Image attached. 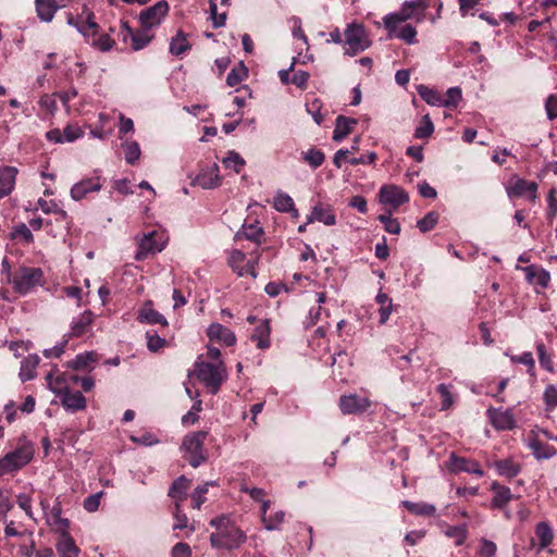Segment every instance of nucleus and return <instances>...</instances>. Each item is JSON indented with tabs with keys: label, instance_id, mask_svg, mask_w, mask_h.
<instances>
[{
	"label": "nucleus",
	"instance_id": "1",
	"mask_svg": "<svg viewBox=\"0 0 557 557\" xmlns=\"http://www.w3.org/2000/svg\"><path fill=\"white\" fill-rule=\"evenodd\" d=\"M210 525L215 528V532L210 535L212 547L235 549L246 541L245 533L224 516L212 519Z\"/></svg>",
	"mask_w": 557,
	"mask_h": 557
},
{
	"label": "nucleus",
	"instance_id": "2",
	"mask_svg": "<svg viewBox=\"0 0 557 557\" xmlns=\"http://www.w3.org/2000/svg\"><path fill=\"white\" fill-rule=\"evenodd\" d=\"M429 8V0L406 1L399 11L389 13L383 17V24L388 30V38H393L399 24L410 18L421 22L424 17V11Z\"/></svg>",
	"mask_w": 557,
	"mask_h": 557
},
{
	"label": "nucleus",
	"instance_id": "3",
	"mask_svg": "<svg viewBox=\"0 0 557 557\" xmlns=\"http://www.w3.org/2000/svg\"><path fill=\"white\" fill-rule=\"evenodd\" d=\"M207 437V432L198 431L188 434L184 437L182 444V450L184 451V458L194 468L199 467L205 460L203 454V442Z\"/></svg>",
	"mask_w": 557,
	"mask_h": 557
},
{
	"label": "nucleus",
	"instance_id": "4",
	"mask_svg": "<svg viewBox=\"0 0 557 557\" xmlns=\"http://www.w3.org/2000/svg\"><path fill=\"white\" fill-rule=\"evenodd\" d=\"M13 285L15 292L20 294H27L34 287L41 286L44 284V273L39 268H20L12 281H10Z\"/></svg>",
	"mask_w": 557,
	"mask_h": 557
},
{
	"label": "nucleus",
	"instance_id": "5",
	"mask_svg": "<svg viewBox=\"0 0 557 557\" xmlns=\"http://www.w3.org/2000/svg\"><path fill=\"white\" fill-rule=\"evenodd\" d=\"M34 450L32 446L24 445L10 451L0 459V476L16 471L26 466L33 458Z\"/></svg>",
	"mask_w": 557,
	"mask_h": 557
},
{
	"label": "nucleus",
	"instance_id": "6",
	"mask_svg": "<svg viewBox=\"0 0 557 557\" xmlns=\"http://www.w3.org/2000/svg\"><path fill=\"white\" fill-rule=\"evenodd\" d=\"M196 371L198 379L206 384V386L212 388V393L215 394L225 379L223 363L219 360L218 364L209 362H197Z\"/></svg>",
	"mask_w": 557,
	"mask_h": 557
},
{
	"label": "nucleus",
	"instance_id": "7",
	"mask_svg": "<svg viewBox=\"0 0 557 557\" xmlns=\"http://www.w3.org/2000/svg\"><path fill=\"white\" fill-rule=\"evenodd\" d=\"M346 53L355 55L364 51L370 46L367 32L361 24L351 23L345 29Z\"/></svg>",
	"mask_w": 557,
	"mask_h": 557
},
{
	"label": "nucleus",
	"instance_id": "8",
	"mask_svg": "<svg viewBox=\"0 0 557 557\" xmlns=\"http://www.w3.org/2000/svg\"><path fill=\"white\" fill-rule=\"evenodd\" d=\"M170 10L169 3L165 0H160L150 8L143 10L138 15L139 26L153 29L159 26Z\"/></svg>",
	"mask_w": 557,
	"mask_h": 557
},
{
	"label": "nucleus",
	"instance_id": "9",
	"mask_svg": "<svg viewBox=\"0 0 557 557\" xmlns=\"http://www.w3.org/2000/svg\"><path fill=\"white\" fill-rule=\"evenodd\" d=\"M379 196L381 203L388 205L394 209H397L409 200L408 194L396 185L382 186Z\"/></svg>",
	"mask_w": 557,
	"mask_h": 557
},
{
	"label": "nucleus",
	"instance_id": "10",
	"mask_svg": "<svg viewBox=\"0 0 557 557\" xmlns=\"http://www.w3.org/2000/svg\"><path fill=\"white\" fill-rule=\"evenodd\" d=\"M371 405L367 397L357 394L343 395L339 398V408L344 414H358L364 412Z\"/></svg>",
	"mask_w": 557,
	"mask_h": 557
},
{
	"label": "nucleus",
	"instance_id": "11",
	"mask_svg": "<svg viewBox=\"0 0 557 557\" xmlns=\"http://www.w3.org/2000/svg\"><path fill=\"white\" fill-rule=\"evenodd\" d=\"M123 29L126 32V36L131 37L132 48L138 51L148 46L153 39L154 35L151 28L139 26L137 30H134L127 22L122 23Z\"/></svg>",
	"mask_w": 557,
	"mask_h": 557
},
{
	"label": "nucleus",
	"instance_id": "12",
	"mask_svg": "<svg viewBox=\"0 0 557 557\" xmlns=\"http://www.w3.org/2000/svg\"><path fill=\"white\" fill-rule=\"evenodd\" d=\"M448 469L455 473L467 472L480 478L484 475V471L475 460L459 457L455 453L450 454Z\"/></svg>",
	"mask_w": 557,
	"mask_h": 557
},
{
	"label": "nucleus",
	"instance_id": "13",
	"mask_svg": "<svg viewBox=\"0 0 557 557\" xmlns=\"http://www.w3.org/2000/svg\"><path fill=\"white\" fill-rule=\"evenodd\" d=\"M156 236L157 232L152 231L148 234H144L141 238L138 239V249L135 253V260L143 261L149 255L160 252L163 249V245L157 243Z\"/></svg>",
	"mask_w": 557,
	"mask_h": 557
},
{
	"label": "nucleus",
	"instance_id": "14",
	"mask_svg": "<svg viewBox=\"0 0 557 557\" xmlns=\"http://www.w3.org/2000/svg\"><path fill=\"white\" fill-rule=\"evenodd\" d=\"M195 184L205 188L211 189L221 185V177L219 175V166L216 163L202 169L195 178Z\"/></svg>",
	"mask_w": 557,
	"mask_h": 557
},
{
	"label": "nucleus",
	"instance_id": "15",
	"mask_svg": "<svg viewBox=\"0 0 557 557\" xmlns=\"http://www.w3.org/2000/svg\"><path fill=\"white\" fill-rule=\"evenodd\" d=\"M94 322V314L91 311L86 310L79 317L74 319L71 323V331L65 335V338L81 337L89 332Z\"/></svg>",
	"mask_w": 557,
	"mask_h": 557
},
{
	"label": "nucleus",
	"instance_id": "16",
	"mask_svg": "<svg viewBox=\"0 0 557 557\" xmlns=\"http://www.w3.org/2000/svg\"><path fill=\"white\" fill-rule=\"evenodd\" d=\"M521 270L525 273V278L530 284L541 288H546L548 286L550 282V274L545 269L531 264L521 268Z\"/></svg>",
	"mask_w": 557,
	"mask_h": 557
},
{
	"label": "nucleus",
	"instance_id": "17",
	"mask_svg": "<svg viewBox=\"0 0 557 557\" xmlns=\"http://www.w3.org/2000/svg\"><path fill=\"white\" fill-rule=\"evenodd\" d=\"M487 417L497 430H511L515 426V419L509 410L490 408Z\"/></svg>",
	"mask_w": 557,
	"mask_h": 557
},
{
	"label": "nucleus",
	"instance_id": "18",
	"mask_svg": "<svg viewBox=\"0 0 557 557\" xmlns=\"http://www.w3.org/2000/svg\"><path fill=\"white\" fill-rule=\"evenodd\" d=\"M102 188L99 178H86L76 184L71 188V197L75 201L82 200L90 191H99Z\"/></svg>",
	"mask_w": 557,
	"mask_h": 557
},
{
	"label": "nucleus",
	"instance_id": "19",
	"mask_svg": "<svg viewBox=\"0 0 557 557\" xmlns=\"http://www.w3.org/2000/svg\"><path fill=\"white\" fill-rule=\"evenodd\" d=\"M59 398L62 406L69 411L75 412L86 408V398L79 391L72 392L69 387Z\"/></svg>",
	"mask_w": 557,
	"mask_h": 557
},
{
	"label": "nucleus",
	"instance_id": "20",
	"mask_svg": "<svg viewBox=\"0 0 557 557\" xmlns=\"http://www.w3.org/2000/svg\"><path fill=\"white\" fill-rule=\"evenodd\" d=\"M321 222L324 225L332 226L336 224V216L333 213V210L329 206H323L322 203L315 205L310 214L307 218V223L312 222Z\"/></svg>",
	"mask_w": 557,
	"mask_h": 557
},
{
	"label": "nucleus",
	"instance_id": "21",
	"mask_svg": "<svg viewBox=\"0 0 557 557\" xmlns=\"http://www.w3.org/2000/svg\"><path fill=\"white\" fill-rule=\"evenodd\" d=\"M137 320L146 324H161L168 325V321L160 312L153 309L151 301H146L138 311Z\"/></svg>",
	"mask_w": 557,
	"mask_h": 557
},
{
	"label": "nucleus",
	"instance_id": "22",
	"mask_svg": "<svg viewBox=\"0 0 557 557\" xmlns=\"http://www.w3.org/2000/svg\"><path fill=\"white\" fill-rule=\"evenodd\" d=\"M17 169L14 166L0 168V198H3L12 193L15 185V177Z\"/></svg>",
	"mask_w": 557,
	"mask_h": 557
},
{
	"label": "nucleus",
	"instance_id": "23",
	"mask_svg": "<svg viewBox=\"0 0 557 557\" xmlns=\"http://www.w3.org/2000/svg\"><path fill=\"white\" fill-rule=\"evenodd\" d=\"M210 339H218L223 342L226 346H232L236 342L235 334L228 330L227 327L223 326L220 323H212L208 327L207 332Z\"/></svg>",
	"mask_w": 557,
	"mask_h": 557
},
{
	"label": "nucleus",
	"instance_id": "24",
	"mask_svg": "<svg viewBox=\"0 0 557 557\" xmlns=\"http://www.w3.org/2000/svg\"><path fill=\"white\" fill-rule=\"evenodd\" d=\"M491 490L494 492L492 499L494 508L503 509L513 498L510 488L497 482L492 483Z\"/></svg>",
	"mask_w": 557,
	"mask_h": 557
},
{
	"label": "nucleus",
	"instance_id": "25",
	"mask_svg": "<svg viewBox=\"0 0 557 557\" xmlns=\"http://www.w3.org/2000/svg\"><path fill=\"white\" fill-rule=\"evenodd\" d=\"M36 12L42 22H51L60 8L55 0H36Z\"/></svg>",
	"mask_w": 557,
	"mask_h": 557
},
{
	"label": "nucleus",
	"instance_id": "26",
	"mask_svg": "<svg viewBox=\"0 0 557 557\" xmlns=\"http://www.w3.org/2000/svg\"><path fill=\"white\" fill-rule=\"evenodd\" d=\"M57 550L60 557L78 556V547L76 546L74 540L69 535V533H63L60 535L57 544Z\"/></svg>",
	"mask_w": 557,
	"mask_h": 557
},
{
	"label": "nucleus",
	"instance_id": "27",
	"mask_svg": "<svg viewBox=\"0 0 557 557\" xmlns=\"http://www.w3.org/2000/svg\"><path fill=\"white\" fill-rule=\"evenodd\" d=\"M356 124L357 120L355 119L343 115L337 116L335 129L333 132V140L342 141L351 132L352 126Z\"/></svg>",
	"mask_w": 557,
	"mask_h": 557
},
{
	"label": "nucleus",
	"instance_id": "28",
	"mask_svg": "<svg viewBox=\"0 0 557 557\" xmlns=\"http://www.w3.org/2000/svg\"><path fill=\"white\" fill-rule=\"evenodd\" d=\"M528 446L532 450L534 457L539 460L549 459L556 455V449L553 446L543 443L537 438L530 440Z\"/></svg>",
	"mask_w": 557,
	"mask_h": 557
},
{
	"label": "nucleus",
	"instance_id": "29",
	"mask_svg": "<svg viewBox=\"0 0 557 557\" xmlns=\"http://www.w3.org/2000/svg\"><path fill=\"white\" fill-rule=\"evenodd\" d=\"M39 357L37 355L27 356L21 364L20 377L23 382L33 380L36 375V368L39 364Z\"/></svg>",
	"mask_w": 557,
	"mask_h": 557
},
{
	"label": "nucleus",
	"instance_id": "30",
	"mask_svg": "<svg viewBox=\"0 0 557 557\" xmlns=\"http://www.w3.org/2000/svg\"><path fill=\"white\" fill-rule=\"evenodd\" d=\"M537 184L525 180H518L508 190L509 196L521 197L525 193L531 194L532 200L536 198Z\"/></svg>",
	"mask_w": 557,
	"mask_h": 557
},
{
	"label": "nucleus",
	"instance_id": "31",
	"mask_svg": "<svg viewBox=\"0 0 557 557\" xmlns=\"http://www.w3.org/2000/svg\"><path fill=\"white\" fill-rule=\"evenodd\" d=\"M494 467L496 468L497 473L500 476H504L507 479L515 478L516 475H518V473L521 470L520 465L513 462L511 459L497 460L494 462Z\"/></svg>",
	"mask_w": 557,
	"mask_h": 557
},
{
	"label": "nucleus",
	"instance_id": "32",
	"mask_svg": "<svg viewBox=\"0 0 557 557\" xmlns=\"http://www.w3.org/2000/svg\"><path fill=\"white\" fill-rule=\"evenodd\" d=\"M190 481L185 476L176 479L169 490V496L176 502L182 503L185 499V493L189 488Z\"/></svg>",
	"mask_w": 557,
	"mask_h": 557
},
{
	"label": "nucleus",
	"instance_id": "33",
	"mask_svg": "<svg viewBox=\"0 0 557 557\" xmlns=\"http://www.w3.org/2000/svg\"><path fill=\"white\" fill-rule=\"evenodd\" d=\"M535 534L540 540L539 552L546 548L554 540L553 529L545 521H542L536 524Z\"/></svg>",
	"mask_w": 557,
	"mask_h": 557
},
{
	"label": "nucleus",
	"instance_id": "34",
	"mask_svg": "<svg viewBox=\"0 0 557 557\" xmlns=\"http://www.w3.org/2000/svg\"><path fill=\"white\" fill-rule=\"evenodd\" d=\"M273 205L280 212H293L295 216L298 215L293 198L283 191L275 195Z\"/></svg>",
	"mask_w": 557,
	"mask_h": 557
},
{
	"label": "nucleus",
	"instance_id": "35",
	"mask_svg": "<svg viewBox=\"0 0 557 557\" xmlns=\"http://www.w3.org/2000/svg\"><path fill=\"white\" fill-rule=\"evenodd\" d=\"M403 505L408 509V511L417 516L432 517L436 512L435 506L426 503H412L409 500H404Z\"/></svg>",
	"mask_w": 557,
	"mask_h": 557
},
{
	"label": "nucleus",
	"instance_id": "36",
	"mask_svg": "<svg viewBox=\"0 0 557 557\" xmlns=\"http://www.w3.org/2000/svg\"><path fill=\"white\" fill-rule=\"evenodd\" d=\"M270 336V326L267 320L262 321L259 326L256 327L255 333L252 334V341L257 342L258 348L264 349L270 345L269 341Z\"/></svg>",
	"mask_w": 557,
	"mask_h": 557
},
{
	"label": "nucleus",
	"instance_id": "37",
	"mask_svg": "<svg viewBox=\"0 0 557 557\" xmlns=\"http://www.w3.org/2000/svg\"><path fill=\"white\" fill-rule=\"evenodd\" d=\"M46 380L49 389L58 397H60L65 392V389L69 388V382L65 374L58 375L55 379H53L52 373H48Z\"/></svg>",
	"mask_w": 557,
	"mask_h": 557
},
{
	"label": "nucleus",
	"instance_id": "38",
	"mask_svg": "<svg viewBox=\"0 0 557 557\" xmlns=\"http://www.w3.org/2000/svg\"><path fill=\"white\" fill-rule=\"evenodd\" d=\"M98 360V356L95 351H88L85 354H79L69 362V367L74 370H83L87 368L90 363H94Z\"/></svg>",
	"mask_w": 557,
	"mask_h": 557
},
{
	"label": "nucleus",
	"instance_id": "39",
	"mask_svg": "<svg viewBox=\"0 0 557 557\" xmlns=\"http://www.w3.org/2000/svg\"><path fill=\"white\" fill-rule=\"evenodd\" d=\"M189 49L190 44L188 42L183 32H178L170 42V52L174 55H181Z\"/></svg>",
	"mask_w": 557,
	"mask_h": 557
},
{
	"label": "nucleus",
	"instance_id": "40",
	"mask_svg": "<svg viewBox=\"0 0 557 557\" xmlns=\"http://www.w3.org/2000/svg\"><path fill=\"white\" fill-rule=\"evenodd\" d=\"M419 96L430 106L442 107V96L434 89L425 85H420L417 88Z\"/></svg>",
	"mask_w": 557,
	"mask_h": 557
},
{
	"label": "nucleus",
	"instance_id": "41",
	"mask_svg": "<svg viewBox=\"0 0 557 557\" xmlns=\"http://www.w3.org/2000/svg\"><path fill=\"white\" fill-rule=\"evenodd\" d=\"M393 37H397L408 45H413L417 42V30L412 25L406 24L401 28H397Z\"/></svg>",
	"mask_w": 557,
	"mask_h": 557
},
{
	"label": "nucleus",
	"instance_id": "42",
	"mask_svg": "<svg viewBox=\"0 0 557 557\" xmlns=\"http://www.w3.org/2000/svg\"><path fill=\"white\" fill-rule=\"evenodd\" d=\"M445 534L448 537L454 539L455 540V544L457 546H460V545H462L465 543V541L467 539V534H468L467 525L466 524H461V525L449 527L445 531Z\"/></svg>",
	"mask_w": 557,
	"mask_h": 557
},
{
	"label": "nucleus",
	"instance_id": "43",
	"mask_svg": "<svg viewBox=\"0 0 557 557\" xmlns=\"http://www.w3.org/2000/svg\"><path fill=\"white\" fill-rule=\"evenodd\" d=\"M222 163L225 168L234 170L239 173L245 165V160L235 151H228L227 156L223 158Z\"/></svg>",
	"mask_w": 557,
	"mask_h": 557
},
{
	"label": "nucleus",
	"instance_id": "44",
	"mask_svg": "<svg viewBox=\"0 0 557 557\" xmlns=\"http://www.w3.org/2000/svg\"><path fill=\"white\" fill-rule=\"evenodd\" d=\"M215 485V482L210 481L206 482L203 485H199L196 487L194 493L191 494L193 507L196 509H200L201 505L206 502V494L208 492V487Z\"/></svg>",
	"mask_w": 557,
	"mask_h": 557
},
{
	"label": "nucleus",
	"instance_id": "45",
	"mask_svg": "<svg viewBox=\"0 0 557 557\" xmlns=\"http://www.w3.org/2000/svg\"><path fill=\"white\" fill-rule=\"evenodd\" d=\"M38 207L47 214L54 213L59 215L60 220H65L67 218V213L63 209L59 208L54 201H47L40 198L38 200Z\"/></svg>",
	"mask_w": 557,
	"mask_h": 557
},
{
	"label": "nucleus",
	"instance_id": "46",
	"mask_svg": "<svg viewBox=\"0 0 557 557\" xmlns=\"http://www.w3.org/2000/svg\"><path fill=\"white\" fill-rule=\"evenodd\" d=\"M304 160L310 164L313 169L319 168L324 162V153L318 149H309L302 152Z\"/></svg>",
	"mask_w": 557,
	"mask_h": 557
},
{
	"label": "nucleus",
	"instance_id": "47",
	"mask_svg": "<svg viewBox=\"0 0 557 557\" xmlns=\"http://www.w3.org/2000/svg\"><path fill=\"white\" fill-rule=\"evenodd\" d=\"M125 160L128 164H134L140 157V148L136 141H126L123 144Z\"/></svg>",
	"mask_w": 557,
	"mask_h": 557
},
{
	"label": "nucleus",
	"instance_id": "48",
	"mask_svg": "<svg viewBox=\"0 0 557 557\" xmlns=\"http://www.w3.org/2000/svg\"><path fill=\"white\" fill-rule=\"evenodd\" d=\"M461 100V89L451 87L446 92V98L442 97V107L456 108Z\"/></svg>",
	"mask_w": 557,
	"mask_h": 557
},
{
	"label": "nucleus",
	"instance_id": "49",
	"mask_svg": "<svg viewBox=\"0 0 557 557\" xmlns=\"http://www.w3.org/2000/svg\"><path fill=\"white\" fill-rule=\"evenodd\" d=\"M437 222H438V214L434 211H431L424 218H422L421 220H419L417 222V226L422 233H426V232L431 231L432 228H434V226L437 224Z\"/></svg>",
	"mask_w": 557,
	"mask_h": 557
},
{
	"label": "nucleus",
	"instance_id": "50",
	"mask_svg": "<svg viewBox=\"0 0 557 557\" xmlns=\"http://www.w3.org/2000/svg\"><path fill=\"white\" fill-rule=\"evenodd\" d=\"M536 350L539 352V361L541 367H543L548 372H554V362L550 355L546 352L545 345L543 343H539L536 345Z\"/></svg>",
	"mask_w": 557,
	"mask_h": 557
},
{
	"label": "nucleus",
	"instance_id": "51",
	"mask_svg": "<svg viewBox=\"0 0 557 557\" xmlns=\"http://www.w3.org/2000/svg\"><path fill=\"white\" fill-rule=\"evenodd\" d=\"M247 76V69L244 65H239L236 69H233L226 77V83L228 86L233 87L239 84Z\"/></svg>",
	"mask_w": 557,
	"mask_h": 557
},
{
	"label": "nucleus",
	"instance_id": "52",
	"mask_svg": "<svg viewBox=\"0 0 557 557\" xmlns=\"http://www.w3.org/2000/svg\"><path fill=\"white\" fill-rule=\"evenodd\" d=\"M434 132V126L432 121L430 120L429 115L423 116L422 124L418 126L414 131V137L416 138H428L432 135Z\"/></svg>",
	"mask_w": 557,
	"mask_h": 557
},
{
	"label": "nucleus",
	"instance_id": "53",
	"mask_svg": "<svg viewBox=\"0 0 557 557\" xmlns=\"http://www.w3.org/2000/svg\"><path fill=\"white\" fill-rule=\"evenodd\" d=\"M545 409L547 411L557 407V388L554 385H547L543 394Z\"/></svg>",
	"mask_w": 557,
	"mask_h": 557
},
{
	"label": "nucleus",
	"instance_id": "54",
	"mask_svg": "<svg viewBox=\"0 0 557 557\" xmlns=\"http://www.w3.org/2000/svg\"><path fill=\"white\" fill-rule=\"evenodd\" d=\"M284 517H285L284 511L280 510V511H276L273 516H267V518H264L262 520V522L267 530H270V531L277 530L280 528V525L283 523Z\"/></svg>",
	"mask_w": 557,
	"mask_h": 557
},
{
	"label": "nucleus",
	"instance_id": "55",
	"mask_svg": "<svg viewBox=\"0 0 557 557\" xmlns=\"http://www.w3.org/2000/svg\"><path fill=\"white\" fill-rule=\"evenodd\" d=\"M437 392H438V394L442 397L441 409L442 410L449 409L453 406V404H454V398H453V395H451V393L449 391V386L446 385V384H440L437 386Z\"/></svg>",
	"mask_w": 557,
	"mask_h": 557
},
{
	"label": "nucleus",
	"instance_id": "56",
	"mask_svg": "<svg viewBox=\"0 0 557 557\" xmlns=\"http://www.w3.org/2000/svg\"><path fill=\"white\" fill-rule=\"evenodd\" d=\"M175 523L173 525V530H183L188 527V518L181 509V503H175V511H174Z\"/></svg>",
	"mask_w": 557,
	"mask_h": 557
},
{
	"label": "nucleus",
	"instance_id": "57",
	"mask_svg": "<svg viewBox=\"0 0 557 557\" xmlns=\"http://www.w3.org/2000/svg\"><path fill=\"white\" fill-rule=\"evenodd\" d=\"M146 337H147V346L150 351L156 352L165 345V339L161 338L157 334L147 332Z\"/></svg>",
	"mask_w": 557,
	"mask_h": 557
},
{
	"label": "nucleus",
	"instance_id": "58",
	"mask_svg": "<svg viewBox=\"0 0 557 557\" xmlns=\"http://www.w3.org/2000/svg\"><path fill=\"white\" fill-rule=\"evenodd\" d=\"M103 492H99V493H96V494H92V495H89L85 500H84V509L88 512H95L98 510L99 508V505H100V498L102 496Z\"/></svg>",
	"mask_w": 557,
	"mask_h": 557
},
{
	"label": "nucleus",
	"instance_id": "59",
	"mask_svg": "<svg viewBox=\"0 0 557 557\" xmlns=\"http://www.w3.org/2000/svg\"><path fill=\"white\" fill-rule=\"evenodd\" d=\"M243 235L249 240L259 243L262 235V230L253 224L248 226L244 225Z\"/></svg>",
	"mask_w": 557,
	"mask_h": 557
},
{
	"label": "nucleus",
	"instance_id": "60",
	"mask_svg": "<svg viewBox=\"0 0 557 557\" xmlns=\"http://www.w3.org/2000/svg\"><path fill=\"white\" fill-rule=\"evenodd\" d=\"M83 135V131L76 125H67L63 131L64 141L72 143Z\"/></svg>",
	"mask_w": 557,
	"mask_h": 557
},
{
	"label": "nucleus",
	"instance_id": "61",
	"mask_svg": "<svg viewBox=\"0 0 557 557\" xmlns=\"http://www.w3.org/2000/svg\"><path fill=\"white\" fill-rule=\"evenodd\" d=\"M67 338H64L60 344L53 346L52 348H48L44 350V356L46 358H59L63 355L65 346L67 344Z\"/></svg>",
	"mask_w": 557,
	"mask_h": 557
},
{
	"label": "nucleus",
	"instance_id": "62",
	"mask_svg": "<svg viewBox=\"0 0 557 557\" xmlns=\"http://www.w3.org/2000/svg\"><path fill=\"white\" fill-rule=\"evenodd\" d=\"M171 557H191V548L188 544L180 542L173 546Z\"/></svg>",
	"mask_w": 557,
	"mask_h": 557
},
{
	"label": "nucleus",
	"instance_id": "63",
	"mask_svg": "<svg viewBox=\"0 0 557 557\" xmlns=\"http://www.w3.org/2000/svg\"><path fill=\"white\" fill-rule=\"evenodd\" d=\"M92 46L101 51H109L113 48L114 41L108 35H101L99 38L94 39Z\"/></svg>",
	"mask_w": 557,
	"mask_h": 557
},
{
	"label": "nucleus",
	"instance_id": "64",
	"mask_svg": "<svg viewBox=\"0 0 557 557\" xmlns=\"http://www.w3.org/2000/svg\"><path fill=\"white\" fill-rule=\"evenodd\" d=\"M496 544L488 540L481 541L480 554L482 557H494L496 554Z\"/></svg>",
	"mask_w": 557,
	"mask_h": 557
}]
</instances>
